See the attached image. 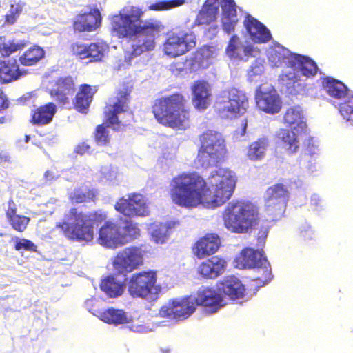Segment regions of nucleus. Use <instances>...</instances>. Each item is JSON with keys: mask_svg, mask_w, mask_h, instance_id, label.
<instances>
[{"mask_svg": "<svg viewBox=\"0 0 353 353\" xmlns=\"http://www.w3.org/2000/svg\"><path fill=\"white\" fill-rule=\"evenodd\" d=\"M10 106V101L2 88H0V113L6 110Z\"/></svg>", "mask_w": 353, "mask_h": 353, "instance_id": "obj_54", "label": "nucleus"}, {"mask_svg": "<svg viewBox=\"0 0 353 353\" xmlns=\"http://www.w3.org/2000/svg\"><path fill=\"white\" fill-rule=\"evenodd\" d=\"M27 72L21 69L15 58L0 59V83L6 84L19 80Z\"/></svg>", "mask_w": 353, "mask_h": 353, "instance_id": "obj_25", "label": "nucleus"}, {"mask_svg": "<svg viewBox=\"0 0 353 353\" xmlns=\"http://www.w3.org/2000/svg\"><path fill=\"white\" fill-rule=\"evenodd\" d=\"M241 126H242V131L241 132V134L244 135L246 132V129H247V126H248V121L246 119L243 120Z\"/></svg>", "mask_w": 353, "mask_h": 353, "instance_id": "obj_57", "label": "nucleus"}, {"mask_svg": "<svg viewBox=\"0 0 353 353\" xmlns=\"http://www.w3.org/2000/svg\"><path fill=\"white\" fill-rule=\"evenodd\" d=\"M100 288L110 298L120 296L124 292L123 283L117 281L114 276L112 275H109L101 280Z\"/></svg>", "mask_w": 353, "mask_h": 353, "instance_id": "obj_39", "label": "nucleus"}, {"mask_svg": "<svg viewBox=\"0 0 353 353\" xmlns=\"http://www.w3.org/2000/svg\"><path fill=\"white\" fill-rule=\"evenodd\" d=\"M255 100L259 109L270 114L278 113L282 107L280 97L274 88L264 90L262 85L259 86L256 90Z\"/></svg>", "mask_w": 353, "mask_h": 353, "instance_id": "obj_19", "label": "nucleus"}, {"mask_svg": "<svg viewBox=\"0 0 353 353\" xmlns=\"http://www.w3.org/2000/svg\"><path fill=\"white\" fill-rule=\"evenodd\" d=\"M8 204V208L6 212V215L9 223L14 230L20 232H23L30 222V218L17 214V208L12 199H10Z\"/></svg>", "mask_w": 353, "mask_h": 353, "instance_id": "obj_37", "label": "nucleus"}, {"mask_svg": "<svg viewBox=\"0 0 353 353\" xmlns=\"http://www.w3.org/2000/svg\"><path fill=\"white\" fill-rule=\"evenodd\" d=\"M91 149V146L85 141L79 143L74 149V152L81 155L88 153Z\"/></svg>", "mask_w": 353, "mask_h": 353, "instance_id": "obj_55", "label": "nucleus"}, {"mask_svg": "<svg viewBox=\"0 0 353 353\" xmlns=\"http://www.w3.org/2000/svg\"><path fill=\"white\" fill-rule=\"evenodd\" d=\"M279 83L282 88L292 95H296L305 90V84L294 71L282 73L279 77Z\"/></svg>", "mask_w": 353, "mask_h": 353, "instance_id": "obj_32", "label": "nucleus"}, {"mask_svg": "<svg viewBox=\"0 0 353 353\" xmlns=\"http://www.w3.org/2000/svg\"><path fill=\"white\" fill-rule=\"evenodd\" d=\"M226 265L223 258L214 256L201 262L197 272L203 278L214 279L224 272Z\"/></svg>", "mask_w": 353, "mask_h": 353, "instance_id": "obj_29", "label": "nucleus"}, {"mask_svg": "<svg viewBox=\"0 0 353 353\" xmlns=\"http://www.w3.org/2000/svg\"><path fill=\"white\" fill-rule=\"evenodd\" d=\"M194 303H196V307L201 306L205 312L208 314H213L223 307V297L215 290L204 288L198 290L196 296H194Z\"/></svg>", "mask_w": 353, "mask_h": 353, "instance_id": "obj_20", "label": "nucleus"}, {"mask_svg": "<svg viewBox=\"0 0 353 353\" xmlns=\"http://www.w3.org/2000/svg\"><path fill=\"white\" fill-rule=\"evenodd\" d=\"M219 289L230 299L236 300L243 298L245 287L241 281L234 276H228L221 283Z\"/></svg>", "mask_w": 353, "mask_h": 353, "instance_id": "obj_31", "label": "nucleus"}, {"mask_svg": "<svg viewBox=\"0 0 353 353\" xmlns=\"http://www.w3.org/2000/svg\"><path fill=\"white\" fill-rule=\"evenodd\" d=\"M236 179L232 172L219 168L205 179L196 172H182L174 176L170 183V196L176 205L194 208L203 205L216 208L232 196Z\"/></svg>", "mask_w": 353, "mask_h": 353, "instance_id": "obj_1", "label": "nucleus"}, {"mask_svg": "<svg viewBox=\"0 0 353 353\" xmlns=\"http://www.w3.org/2000/svg\"><path fill=\"white\" fill-rule=\"evenodd\" d=\"M23 6L20 3L11 4L8 12L5 15V23L7 24H14L19 15L22 12Z\"/></svg>", "mask_w": 353, "mask_h": 353, "instance_id": "obj_49", "label": "nucleus"}, {"mask_svg": "<svg viewBox=\"0 0 353 353\" xmlns=\"http://www.w3.org/2000/svg\"><path fill=\"white\" fill-rule=\"evenodd\" d=\"M196 42V36L193 31L177 26L167 33L162 45L163 52L170 57H177L193 50Z\"/></svg>", "mask_w": 353, "mask_h": 353, "instance_id": "obj_9", "label": "nucleus"}, {"mask_svg": "<svg viewBox=\"0 0 353 353\" xmlns=\"http://www.w3.org/2000/svg\"><path fill=\"white\" fill-rule=\"evenodd\" d=\"M322 85L327 93L335 99H342L347 94V88L341 81L327 77L322 79Z\"/></svg>", "mask_w": 353, "mask_h": 353, "instance_id": "obj_41", "label": "nucleus"}, {"mask_svg": "<svg viewBox=\"0 0 353 353\" xmlns=\"http://www.w3.org/2000/svg\"><path fill=\"white\" fill-rule=\"evenodd\" d=\"M165 225L163 224L154 225L152 226L151 236L152 239L156 243H163L166 239V234L165 232Z\"/></svg>", "mask_w": 353, "mask_h": 353, "instance_id": "obj_51", "label": "nucleus"}, {"mask_svg": "<svg viewBox=\"0 0 353 353\" xmlns=\"http://www.w3.org/2000/svg\"><path fill=\"white\" fill-rule=\"evenodd\" d=\"M222 18H236V6L234 0H223Z\"/></svg>", "mask_w": 353, "mask_h": 353, "instance_id": "obj_50", "label": "nucleus"}, {"mask_svg": "<svg viewBox=\"0 0 353 353\" xmlns=\"http://www.w3.org/2000/svg\"><path fill=\"white\" fill-rule=\"evenodd\" d=\"M14 249L18 251L25 250L30 252H36L37 245L32 241L27 239H17Z\"/></svg>", "mask_w": 353, "mask_h": 353, "instance_id": "obj_52", "label": "nucleus"}, {"mask_svg": "<svg viewBox=\"0 0 353 353\" xmlns=\"http://www.w3.org/2000/svg\"><path fill=\"white\" fill-rule=\"evenodd\" d=\"M97 92V88L95 86L92 87L87 83L81 84L72 100L74 109L80 113L86 114Z\"/></svg>", "mask_w": 353, "mask_h": 353, "instance_id": "obj_27", "label": "nucleus"}, {"mask_svg": "<svg viewBox=\"0 0 353 353\" xmlns=\"http://www.w3.org/2000/svg\"><path fill=\"white\" fill-rule=\"evenodd\" d=\"M289 65L298 68L302 75L307 78L316 76L318 72L316 63L308 57L301 54L293 55L289 61Z\"/></svg>", "mask_w": 353, "mask_h": 353, "instance_id": "obj_33", "label": "nucleus"}, {"mask_svg": "<svg viewBox=\"0 0 353 353\" xmlns=\"http://www.w3.org/2000/svg\"><path fill=\"white\" fill-rule=\"evenodd\" d=\"M225 50L229 57L240 60H247L249 57H256L260 53L258 48L250 44L243 45L236 34L230 37Z\"/></svg>", "mask_w": 353, "mask_h": 353, "instance_id": "obj_24", "label": "nucleus"}, {"mask_svg": "<svg viewBox=\"0 0 353 353\" xmlns=\"http://www.w3.org/2000/svg\"><path fill=\"white\" fill-rule=\"evenodd\" d=\"M217 45L204 44L198 48L194 52V59L200 68H208L219 54Z\"/></svg>", "mask_w": 353, "mask_h": 353, "instance_id": "obj_34", "label": "nucleus"}, {"mask_svg": "<svg viewBox=\"0 0 353 353\" xmlns=\"http://www.w3.org/2000/svg\"><path fill=\"white\" fill-rule=\"evenodd\" d=\"M44 56V50L39 46L33 45L19 56V61L23 66H32L37 64Z\"/></svg>", "mask_w": 353, "mask_h": 353, "instance_id": "obj_38", "label": "nucleus"}, {"mask_svg": "<svg viewBox=\"0 0 353 353\" xmlns=\"http://www.w3.org/2000/svg\"><path fill=\"white\" fill-rule=\"evenodd\" d=\"M191 92L194 108L199 111L206 110L212 97V86L210 83L204 79L196 80L191 85Z\"/></svg>", "mask_w": 353, "mask_h": 353, "instance_id": "obj_21", "label": "nucleus"}, {"mask_svg": "<svg viewBox=\"0 0 353 353\" xmlns=\"http://www.w3.org/2000/svg\"><path fill=\"white\" fill-rule=\"evenodd\" d=\"M57 111L53 102L41 105L31 111L30 122L34 126H44L50 123Z\"/></svg>", "mask_w": 353, "mask_h": 353, "instance_id": "obj_28", "label": "nucleus"}, {"mask_svg": "<svg viewBox=\"0 0 353 353\" xmlns=\"http://www.w3.org/2000/svg\"><path fill=\"white\" fill-rule=\"evenodd\" d=\"M157 275L154 270H143L132 274L127 283L129 294L133 298L148 299L157 294Z\"/></svg>", "mask_w": 353, "mask_h": 353, "instance_id": "obj_11", "label": "nucleus"}, {"mask_svg": "<svg viewBox=\"0 0 353 353\" xmlns=\"http://www.w3.org/2000/svg\"><path fill=\"white\" fill-rule=\"evenodd\" d=\"M290 195L288 186L283 183H275L266 189L265 210L272 220H278L283 216Z\"/></svg>", "mask_w": 353, "mask_h": 353, "instance_id": "obj_12", "label": "nucleus"}, {"mask_svg": "<svg viewBox=\"0 0 353 353\" xmlns=\"http://www.w3.org/2000/svg\"><path fill=\"white\" fill-rule=\"evenodd\" d=\"M145 251L141 246L131 245L119 251L114 256L112 265L120 274H127L143 264Z\"/></svg>", "mask_w": 353, "mask_h": 353, "instance_id": "obj_13", "label": "nucleus"}, {"mask_svg": "<svg viewBox=\"0 0 353 353\" xmlns=\"http://www.w3.org/2000/svg\"><path fill=\"white\" fill-rule=\"evenodd\" d=\"M101 23V14L97 8H90L88 12L78 14L72 23L75 32H93Z\"/></svg>", "mask_w": 353, "mask_h": 353, "instance_id": "obj_22", "label": "nucleus"}, {"mask_svg": "<svg viewBox=\"0 0 353 353\" xmlns=\"http://www.w3.org/2000/svg\"><path fill=\"white\" fill-rule=\"evenodd\" d=\"M75 90L76 85L73 77L66 76L59 77L55 81L54 87L50 90L49 94L58 105L65 107L70 104Z\"/></svg>", "mask_w": 353, "mask_h": 353, "instance_id": "obj_17", "label": "nucleus"}, {"mask_svg": "<svg viewBox=\"0 0 353 353\" xmlns=\"http://www.w3.org/2000/svg\"><path fill=\"white\" fill-rule=\"evenodd\" d=\"M218 0H206L196 18L198 25H209L216 19Z\"/></svg>", "mask_w": 353, "mask_h": 353, "instance_id": "obj_36", "label": "nucleus"}, {"mask_svg": "<svg viewBox=\"0 0 353 353\" xmlns=\"http://www.w3.org/2000/svg\"><path fill=\"white\" fill-rule=\"evenodd\" d=\"M7 119L6 117H0V125L3 124L6 122Z\"/></svg>", "mask_w": 353, "mask_h": 353, "instance_id": "obj_59", "label": "nucleus"}, {"mask_svg": "<svg viewBox=\"0 0 353 353\" xmlns=\"http://www.w3.org/2000/svg\"><path fill=\"white\" fill-rule=\"evenodd\" d=\"M237 21L236 18H222L223 30L228 34L234 32Z\"/></svg>", "mask_w": 353, "mask_h": 353, "instance_id": "obj_53", "label": "nucleus"}, {"mask_svg": "<svg viewBox=\"0 0 353 353\" xmlns=\"http://www.w3.org/2000/svg\"><path fill=\"white\" fill-rule=\"evenodd\" d=\"M132 87L128 83L123 82L115 90V95L109 98L104 108V116L107 126L98 125L94 132V139L99 145H107L110 141L108 127L111 126L117 131L125 125L119 119V116L129 110V103Z\"/></svg>", "mask_w": 353, "mask_h": 353, "instance_id": "obj_5", "label": "nucleus"}, {"mask_svg": "<svg viewBox=\"0 0 353 353\" xmlns=\"http://www.w3.org/2000/svg\"><path fill=\"white\" fill-rule=\"evenodd\" d=\"M222 219L227 230L236 234L248 233L260 222L258 208L242 200L229 202L223 211Z\"/></svg>", "mask_w": 353, "mask_h": 353, "instance_id": "obj_6", "label": "nucleus"}, {"mask_svg": "<svg viewBox=\"0 0 353 353\" xmlns=\"http://www.w3.org/2000/svg\"><path fill=\"white\" fill-rule=\"evenodd\" d=\"M114 208L128 217L146 216L150 214L146 199L138 192L129 194L128 198H120L114 204Z\"/></svg>", "mask_w": 353, "mask_h": 353, "instance_id": "obj_15", "label": "nucleus"}, {"mask_svg": "<svg viewBox=\"0 0 353 353\" xmlns=\"http://www.w3.org/2000/svg\"><path fill=\"white\" fill-rule=\"evenodd\" d=\"M97 242L108 249L122 247L121 227L114 221H105L99 229Z\"/></svg>", "mask_w": 353, "mask_h": 353, "instance_id": "obj_18", "label": "nucleus"}, {"mask_svg": "<svg viewBox=\"0 0 353 353\" xmlns=\"http://www.w3.org/2000/svg\"><path fill=\"white\" fill-rule=\"evenodd\" d=\"M283 121L288 127L290 128V130H295L298 133H306L307 124L299 106L287 109L283 116Z\"/></svg>", "mask_w": 353, "mask_h": 353, "instance_id": "obj_30", "label": "nucleus"}, {"mask_svg": "<svg viewBox=\"0 0 353 353\" xmlns=\"http://www.w3.org/2000/svg\"><path fill=\"white\" fill-rule=\"evenodd\" d=\"M236 267L239 269L257 268L260 274L254 280L261 286L265 285L272 278L270 265L261 252L250 248L241 250L236 259Z\"/></svg>", "mask_w": 353, "mask_h": 353, "instance_id": "obj_10", "label": "nucleus"}, {"mask_svg": "<svg viewBox=\"0 0 353 353\" xmlns=\"http://www.w3.org/2000/svg\"><path fill=\"white\" fill-rule=\"evenodd\" d=\"M26 46V43L14 42V40L0 43V54L3 57H8L11 54L22 50Z\"/></svg>", "mask_w": 353, "mask_h": 353, "instance_id": "obj_45", "label": "nucleus"}, {"mask_svg": "<svg viewBox=\"0 0 353 353\" xmlns=\"http://www.w3.org/2000/svg\"><path fill=\"white\" fill-rule=\"evenodd\" d=\"M141 235V230L137 223L132 221H126L121 230L122 246L138 239Z\"/></svg>", "mask_w": 353, "mask_h": 353, "instance_id": "obj_44", "label": "nucleus"}, {"mask_svg": "<svg viewBox=\"0 0 353 353\" xmlns=\"http://www.w3.org/2000/svg\"><path fill=\"white\" fill-rule=\"evenodd\" d=\"M108 45L102 41L84 43L74 42L70 46L72 54L79 60H85L87 63H96L103 61L108 52Z\"/></svg>", "mask_w": 353, "mask_h": 353, "instance_id": "obj_14", "label": "nucleus"}, {"mask_svg": "<svg viewBox=\"0 0 353 353\" xmlns=\"http://www.w3.org/2000/svg\"><path fill=\"white\" fill-rule=\"evenodd\" d=\"M161 353H170V350L168 348H161Z\"/></svg>", "mask_w": 353, "mask_h": 353, "instance_id": "obj_58", "label": "nucleus"}, {"mask_svg": "<svg viewBox=\"0 0 353 353\" xmlns=\"http://www.w3.org/2000/svg\"><path fill=\"white\" fill-rule=\"evenodd\" d=\"M269 145V140L267 137L259 138L250 143L248 148L247 156L249 159L257 161L264 158L265 151Z\"/></svg>", "mask_w": 353, "mask_h": 353, "instance_id": "obj_43", "label": "nucleus"}, {"mask_svg": "<svg viewBox=\"0 0 353 353\" xmlns=\"http://www.w3.org/2000/svg\"><path fill=\"white\" fill-rule=\"evenodd\" d=\"M44 179L46 181H50L57 179L55 173L52 170H46L44 173Z\"/></svg>", "mask_w": 353, "mask_h": 353, "instance_id": "obj_56", "label": "nucleus"}, {"mask_svg": "<svg viewBox=\"0 0 353 353\" xmlns=\"http://www.w3.org/2000/svg\"><path fill=\"white\" fill-rule=\"evenodd\" d=\"M99 317L102 321L114 325L128 323L130 321L127 314L123 310L113 307L100 312Z\"/></svg>", "mask_w": 353, "mask_h": 353, "instance_id": "obj_40", "label": "nucleus"}, {"mask_svg": "<svg viewBox=\"0 0 353 353\" xmlns=\"http://www.w3.org/2000/svg\"><path fill=\"white\" fill-rule=\"evenodd\" d=\"M107 213L102 210L85 214L77 207L71 208L64 214L63 219L55 227L68 239L77 242H91L94 237V224L107 221Z\"/></svg>", "mask_w": 353, "mask_h": 353, "instance_id": "obj_3", "label": "nucleus"}, {"mask_svg": "<svg viewBox=\"0 0 353 353\" xmlns=\"http://www.w3.org/2000/svg\"><path fill=\"white\" fill-rule=\"evenodd\" d=\"M200 143L196 161L205 168L216 165L226 157L228 150L222 134L207 130L199 136Z\"/></svg>", "mask_w": 353, "mask_h": 353, "instance_id": "obj_7", "label": "nucleus"}, {"mask_svg": "<svg viewBox=\"0 0 353 353\" xmlns=\"http://www.w3.org/2000/svg\"><path fill=\"white\" fill-rule=\"evenodd\" d=\"M196 309L194 296L190 295L172 300L168 306L161 307L159 314L162 317L183 321L193 314Z\"/></svg>", "mask_w": 353, "mask_h": 353, "instance_id": "obj_16", "label": "nucleus"}, {"mask_svg": "<svg viewBox=\"0 0 353 353\" xmlns=\"http://www.w3.org/2000/svg\"><path fill=\"white\" fill-rule=\"evenodd\" d=\"M243 23L254 42L259 43H267L272 39L270 30L250 14L246 15Z\"/></svg>", "mask_w": 353, "mask_h": 353, "instance_id": "obj_26", "label": "nucleus"}, {"mask_svg": "<svg viewBox=\"0 0 353 353\" xmlns=\"http://www.w3.org/2000/svg\"><path fill=\"white\" fill-rule=\"evenodd\" d=\"M221 246V240L216 234L208 233L199 238L192 245L193 254L203 259L216 253Z\"/></svg>", "mask_w": 353, "mask_h": 353, "instance_id": "obj_23", "label": "nucleus"}, {"mask_svg": "<svg viewBox=\"0 0 353 353\" xmlns=\"http://www.w3.org/2000/svg\"><path fill=\"white\" fill-rule=\"evenodd\" d=\"M185 0H167L155 2L148 6L152 10H166L183 5Z\"/></svg>", "mask_w": 353, "mask_h": 353, "instance_id": "obj_47", "label": "nucleus"}, {"mask_svg": "<svg viewBox=\"0 0 353 353\" xmlns=\"http://www.w3.org/2000/svg\"><path fill=\"white\" fill-rule=\"evenodd\" d=\"M144 10L136 6L125 7L111 17V31L118 39H128L130 47L124 50V62L132 61L143 54L153 51L157 39L165 30V26L159 19L142 20Z\"/></svg>", "mask_w": 353, "mask_h": 353, "instance_id": "obj_2", "label": "nucleus"}, {"mask_svg": "<svg viewBox=\"0 0 353 353\" xmlns=\"http://www.w3.org/2000/svg\"><path fill=\"white\" fill-rule=\"evenodd\" d=\"M248 107V98L245 94L235 88L222 91L216 101L217 113L224 119L240 117L246 112Z\"/></svg>", "mask_w": 353, "mask_h": 353, "instance_id": "obj_8", "label": "nucleus"}, {"mask_svg": "<svg viewBox=\"0 0 353 353\" xmlns=\"http://www.w3.org/2000/svg\"><path fill=\"white\" fill-rule=\"evenodd\" d=\"M339 111L345 119L353 123V95L340 104Z\"/></svg>", "mask_w": 353, "mask_h": 353, "instance_id": "obj_48", "label": "nucleus"}, {"mask_svg": "<svg viewBox=\"0 0 353 353\" xmlns=\"http://www.w3.org/2000/svg\"><path fill=\"white\" fill-rule=\"evenodd\" d=\"M3 236V233L0 232V236Z\"/></svg>", "mask_w": 353, "mask_h": 353, "instance_id": "obj_60", "label": "nucleus"}, {"mask_svg": "<svg viewBox=\"0 0 353 353\" xmlns=\"http://www.w3.org/2000/svg\"><path fill=\"white\" fill-rule=\"evenodd\" d=\"M96 190L87 185L77 187L69 194L68 199L73 203H89L94 201Z\"/></svg>", "mask_w": 353, "mask_h": 353, "instance_id": "obj_42", "label": "nucleus"}, {"mask_svg": "<svg viewBox=\"0 0 353 353\" xmlns=\"http://www.w3.org/2000/svg\"><path fill=\"white\" fill-rule=\"evenodd\" d=\"M152 112L161 125L176 130H185L191 121V110L187 98L181 92L162 96L152 105Z\"/></svg>", "mask_w": 353, "mask_h": 353, "instance_id": "obj_4", "label": "nucleus"}, {"mask_svg": "<svg viewBox=\"0 0 353 353\" xmlns=\"http://www.w3.org/2000/svg\"><path fill=\"white\" fill-rule=\"evenodd\" d=\"M302 134L290 129H281L278 134L279 143L288 154H293L299 148V137Z\"/></svg>", "mask_w": 353, "mask_h": 353, "instance_id": "obj_35", "label": "nucleus"}, {"mask_svg": "<svg viewBox=\"0 0 353 353\" xmlns=\"http://www.w3.org/2000/svg\"><path fill=\"white\" fill-rule=\"evenodd\" d=\"M288 59L287 52L283 48L272 49L268 55V60L273 66L279 67Z\"/></svg>", "mask_w": 353, "mask_h": 353, "instance_id": "obj_46", "label": "nucleus"}]
</instances>
